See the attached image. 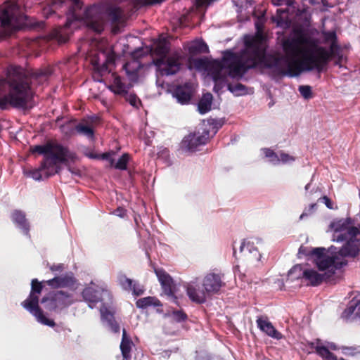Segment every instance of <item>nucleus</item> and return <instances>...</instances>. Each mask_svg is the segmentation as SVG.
Listing matches in <instances>:
<instances>
[{
	"instance_id": "obj_1",
	"label": "nucleus",
	"mask_w": 360,
	"mask_h": 360,
	"mask_svg": "<svg viewBox=\"0 0 360 360\" xmlns=\"http://www.w3.org/2000/svg\"><path fill=\"white\" fill-rule=\"evenodd\" d=\"M83 6L81 0H52L51 4L44 8V15L49 18L57 10L63 9L67 20L64 25L65 29L70 28L77 21L82 20L89 30L95 34H101L105 26V17L112 25V32L118 33L120 27L125 26L126 22L132 13L133 9L130 0H105L87 7L83 15L80 11Z\"/></svg>"
},
{
	"instance_id": "obj_2",
	"label": "nucleus",
	"mask_w": 360,
	"mask_h": 360,
	"mask_svg": "<svg viewBox=\"0 0 360 360\" xmlns=\"http://www.w3.org/2000/svg\"><path fill=\"white\" fill-rule=\"evenodd\" d=\"M294 33L293 37L282 41L284 56L288 57L287 73L290 77L300 75L302 71L314 69L321 72L333 59L335 65H341L343 53L335 30L322 32L323 42L330 44L328 50L318 46L302 30H297Z\"/></svg>"
},
{
	"instance_id": "obj_3",
	"label": "nucleus",
	"mask_w": 360,
	"mask_h": 360,
	"mask_svg": "<svg viewBox=\"0 0 360 360\" xmlns=\"http://www.w3.org/2000/svg\"><path fill=\"white\" fill-rule=\"evenodd\" d=\"M246 50L241 58L234 53L227 51L224 53V59L228 62L226 75L228 79H240L250 69L262 65L272 70V73L278 77H290L287 67L288 57L280 54H266L261 37H251L245 40Z\"/></svg>"
},
{
	"instance_id": "obj_4",
	"label": "nucleus",
	"mask_w": 360,
	"mask_h": 360,
	"mask_svg": "<svg viewBox=\"0 0 360 360\" xmlns=\"http://www.w3.org/2000/svg\"><path fill=\"white\" fill-rule=\"evenodd\" d=\"M52 74L51 67H45L33 72L17 65H10L6 77H0V92L6 87L8 94L0 96V109L6 110L12 107L25 109L32 99V80L42 83Z\"/></svg>"
},
{
	"instance_id": "obj_5",
	"label": "nucleus",
	"mask_w": 360,
	"mask_h": 360,
	"mask_svg": "<svg viewBox=\"0 0 360 360\" xmlns=\"http://www.w3.org/2000/svg\"><path fill=\"white\" fill-rule=\"evenodd\" d=\"M30 151L32 153L44 155L41 162L42 169H51L49 175H54L59 172L58 163L67 165L68 161L75 162L77 155L75 152L69 150L68 147L56 142L49 141L44 145H35L32 146Z\"/></svg>"
},
{
	"instance_id": "obj_6",
	"label": "nucleus",
	"mask_w": 360,
	"mask_h": 360,
	"mask_svg": "<svg viewBox=\"0 0 360 360\" xmlns=\"http://www.w3.org/2000/svg\"><path fill=\"white\" fill-rule=\"evenodd\" d=\"M347 237L345 245L338 250V248L333 246L328 249V257L334 258V260L338 262L335 264V268L338 270L347 264L344 259L345 257H356L359 252L360 248V231L359 229H352L350 232L347 233Z\"/></svg>"
},
{
	"instance_id": "obj_7",
	"label": "nucleus",
	"mask_w": 360,
	"mask_h": 360,
	"mask_svg": "<svg viewBox=\"0 0 360 360\" xmlns=\"http://www.w3.org/2000/svg\"><path fill=\"white\" fill-rule=\"evenodd\" d=\"M42 290V282H39L37 278L32 279L30 293L28 297L21 303V305L32 314L39 323L54 327L56 325L54 321L46 317L43 310L39 306V298L38 295L41 292Z\"/></svg>"
},
{
	"instance_id": "obj_8",
	"label": "nucleus",
	"mask_w": 360,
	"mask_h": 360,
	"mask_svg": "<svg viewBox=\"0 0 360 360\" xmlns=\"http://www.w3.org/2000/svg\"><path fill=\"white\" fill-rule=\"evenodd\" d=\"M73 302L72 294L63 290L51 292L41 300V303L44 304L46 310L55 313H60Z\"/></svg>"
},
{
	"instance_id": "obj_9",
	"label": "nucleus",
	"mask_w": 360,
	"mask_h": 360,
	"mask_svg": "<svg viewBox=\"0 0 360 360\" xmlns=\"http://www.w3.org/2000/svg\"><path fill=\"white\" fill-rule=\"evenodd\" d=\"M183 56L179 51H175L165 57L153 60L154 65L162 76L176 75L181 68Z\"/></svg>"
},
{
	"instance_id": "obj_10",
	"label": "nucleus",
	"mask_w": 360,
	"mask_h": 360,
	"mask_svg": "<svg viewBox=\"0 0 360 360\" xmlns=\"http://www.w3.org/2000/svg\"><path fill=\"white\" fill-rule=\"evenodd\" d=\"M338 262L334 260L328 264V267H326L322 271H325L324 274H319L314 269H305L302 273L304 280L308 282V285L317 286L322 283L323 281L330 282L333 280L335 271L338 270L335 267Z\"/></svg>"
},
{
	"instance_id": "obj_11",
	"label": "nucleus",
	"mask_w": 360,
	"mask_h": 360,
	"mask_svg": "<svg viewBox=\"0 0 360 360\" xmlns=\"http://www.w3.org/2000/svg\"><path fill=\"white\" fill-rule=\"evenodd\" d=\"M299 255L304 256L314 257V262L319 270H323L328 267V264L333 262V258L328 257V250L324 248H315L309 249L307 247L301 245L298 251Z\"/></svg>"
},
{
	"instance_id": "obj_12",
	"label": "nucleus",
	"mask_w": 360,
	"mask_h": 360,
	"mask_svg": "<svg viewBox=\"0 0 360 360\" xmlns=\"http://www.w3.org/2000/svg\"><path fill=\"white\" fill-rule=\"evenodd\" d=\"M82 296L91 309L94 308L98 302H103L105 297L109 300L112 298L108 290L98 286L86 287L82 292Z\"/></svg>"
},
{
	"instance_id": "obj_13",
	"label": "nucleus",
	"mask_w": 360,
	"mask_h": 360,
	"mask_svg": "<svg viewBox=\"0 0 360 360\" xmlns=\"http://www.w3.org/2000/svg\"><path fill=\"white\" fill-rule=\"evenodd\" d=\"M353 221L351 218L340 219L333 221L330 224V228L334 231V238L338 242L344 241L347 237V233L352 229H357L353 226Z\"/></svg>"
},
{
	"instance_id": "obj_14",
	"label": "nucleus",
	"mask_w": 360,
	"mask_h": 360,
	"mask_svg": "<svg viewBox=\"0 0 360 360\" xmlns=\"http://www.w3.org/2000/svg\"><path fill=\"white\" fill-rule=\"evenodd\" d=\"M209 139L210 131L205 129L200 135L190 134L186 136L182 141V145L190 151H195L198 146L206 144Z\"/></svg>"
},
{
	"instance_id": "obj_15",
	"label": "nucleus",
	"mask_w": 360,
	"mask_h": 360,
	"mask_svg": "<svg viewBox=\"0 0 360 360\" xmlns=\"http://www.w3.org/2000/svg\"><path fill=\"white\" fill-rule=\"evenodd\" d=\"M227 63L228 62L225 61L223 57L221 60H215L211 64L212 77L215 82L214 89L216 91L223 87L224 82H227L228 76L226 72H223V70L226 69Z\"/></svg>"
},
{
	"instance_id": "obj_16",
	"label": "nucleus",
	"mask_w": 360,
	"mask_h": 360,
	"mask_svg": "<svg viewBox=\"0 0 360 360\" xmlns=\"http://www.w3.org/2000/svg\"><path fill=\"white\" fill-rule=\"evenodd\" d=\"M51 288H70L75 289L77 283V279L75 278L72 273H67L65 275L60 276H55L52 279L44 281Z\"/></svg>"
},
{
	"instance_id": "obj_17",
	"label": "nucleus",
	"mask_w": 360,
	"mask_h": 360,
	"mask_svg": "<svg viewBox=\"0 0 360 360\" xmlns=\"http://www.w3.org/2000/svg\"><path fill=\"white\" fill-rule=\"evenodd\" d=\"M202 285L207 294H215L225 283L222 281L220 274L210 273L205 276Z\"/></svg>"
},
{
	"instance_id": "obj_18",
	"label": "nucleus",
	"mask_w": 360,
	"mask_h": 360,
	"mask_svg": "<svg viewBox=\"0 0 360 360\" xmlns=\"http://www.w3.org/2000/svg\"><path fill=\"white\" fill-rule=\"evenodd\" d=\"M155 273L161 284L164 292L168 296L176 299L174 296L175 286L171 276L162 269H155Z\"/></svg>"
},
{
	"instance_id": "obj_19",
	"label": "nucleus",
	"mask_w": 360,
	"mask_h": 360,
	"mask_svg": "<svg viewBox=\"0 0 360 360\" xmlns=\"http://www.w3.org/2000/svg\"><path fill=\"white\" fill-rule=\"evenodd\" d=\"M256 322L260 330L267 335L276 340H281L283 338L282 334L274 328L266 316L257 317Z\"/></svg>"
},
{
	"instance_id": "obj_20",
	"label": "nucleus",
	"mask_w": 360,
	"mask_h": 360,
	"mask_svg": "<svg viewBox=\"0 0 360 360\" xmlns=\"http://www.w3.org/2000/svg\"><path fill=\"white\" fill-rule=\"evenodd\" d=\"M192 95V86L189 83L176 86L173 91V96L177 99L179 103L183 105L189 103Z\"/></svg>"
},
{
	"instance_id": "obj_21",
	"label": "nucleus",
	"mask_w": 360,
	"mask_h": 360,
	"mask_svg": "<svg viewBox=\"0 0 360 360\" xmlns=\"http://www.w3.org/2000/svg\"><path fill=\"white\" fill-rule=\"evenodd\" d=\"M186 292L188 297L194 302L202 304L206 301V292L200 290L195 283H190L186 286Z\"/></svg>"
},
{
	"instance_id": "obj_22",
	"label": "nucleus",
	"mask_w": 360,
	"mask_h": 360,
	"mask_svg": "<svg viewBox=\"0 0 360 360\" xmlns=\"http://www.w3.org/2000/svg\"><path fill=\"white\" fill-rule=\"evenodd\" d=\"M13 11L7 8L0 9V22L1 28L4 30V35H9L11 33L13 28Z\"/></svg>"
},
{
	"instance_id": "obj_23",
	"label": "nucleus",
	"mask_w": 360,
	"mask_h": 360,
	"mask_svg": "<svg viewBox=\"0 0 360 360\" xmlns=\"http://www.w3.org/2000/svg\"><path fill=\"white\" fill-rule=\"evenodd\" d=\"M11 217L17 227L21 229L25 235L29 236L30 224L26 219L25 212L19 210H15L11 213Z\"/></svg>"
},
{
	"instance_id": "obj_24",
	"label": "nucleus",
	"mask_w": 360,
	"mask_h": 360,
	"mask_svg": "<svg viewBox=\"0 0 360 360\" xmlns=\"http://www.w3.org/2000/svg\"><path fill=\"white\" fill-rule=\"evenodd\" d=\"M240 251L244 253L245 256L250 257L252 259L257 261L260 259V253L252 242L244 240L240 247Z\"/></svg>"
},
{
	"instance_id": "obj_25",
	"label": "nucleus",
	"mask_w": 360,
	"mask_h": 360,
	"mask_svg": "<svg viewBox=\"0 0 360 360\" xmlns=\"http://www.w3.org/2000/svg\"><path fill=\"white\" fill-rule=\"evenodd\" d=\"M112 84L108 86V89L117 95H125L128 91L126 85L122 82L121 77L116 72L112 73Z\"/></svg>"
},
{
	"instance_id": "obj_26",
	"label": "nucleus",
	"mask_w": 360,
	"mask_h": 360,
	"mask_svg": "<svg viewBox=\"0 0 360 360\" xmlns=\"http://www.w3.org/2000/svg\"><path fill=\"white\" fill-rule=\"evenodd\" d=\"M133 342L130 337L127 335L125 329L122 330V337L120 343V349L122 356L126 360H130L131 359V350Z\"/></svg>"
},
{
	"instance_id": "obj_27",
	"label": "nucleus",
	"mask_w": 360,
	"mask_h": 360,
	"mask_svg": "<svg viewBox=\"0 0 360 360\" xmlns=\"http://www.w3.org/2000/svg\"><path fill=\"white\" fill-rule=\"evenodd\" d=\"M188 51L191 56H194L200 53H207L209 48L202 39L195 40L188 45Z\"/></svg>"
},
{
	"instance_id": "obj_28",
	"label": "nucleus",
	"mask_w": 360,
	"mask_h": 360,
	"mask_svg": "<svg viewBox=\"0 0 360 360\" xmlns=\"http://www.w3.org/2000/svg\"><path fill=\"white\" fill-rule=\"evenodd\" d=\"M154 53L158 58L165 57L168 56L170 50V44L169 41L165 39H160L154 46Z\"/></svg>"
},
{
	"instance_id": "obj_29",
	"label": "nucleus",
	"mask_w": 360,
	"mask_h": 360,
	"mask_svg": "<svg viewBox=\"0 0 360 360\" xmlns=\"http://www.w3.org/2000/svg\"><path fill=\"white\" fill-rule=\"evenodd\" d=\"M316 353L323 360H338L336 355L330 352L327 347L322 345L321 340L319 338L316 339Z\"/></svg>"
},
{
	"instance_id": "obj_30",
	"label": "nucleus",
	"mask_w": 360,
	"mask_h": 360,
	"mask_svg": "<svg viewBox=\"0 0 360 360\" xmlns=\"http://www.w3.org/2000/svg\"><path fill=\"white\" fill-rule=\"evenodd\" d=\"M160 301L155 297H146L139 299L136 302V306L140 309H146L150 306L159 307L161 306Z\"/></svg>"
},
{
	"instance_id": "obj_31",
	"label": "nucleus",
	"mask_w": 360,
	"mask_h": 360,
	"mask_svg": "<svg viewBox=\"0 0 360 360\" xmlns=\"http://www.w3.org/2000/svg\"><path fill=\"white\" fill-rule=\"evenodd\" d=\"M212 101V95L207 93L203 95L198 103V110L200 114H205L210 110Z\"/></svg>"
},
{
	"instance_id": "obj_32",
	"label": "nucleus",
	"mask_w": 360,
	"mask_h": 360,
	"mask_svg": "<svg viewBox=\"0 0 360 360\" xmlns=\"http://www.w3.org/2000/svg\"><path fill=\"white\" fill-rule=\"evenodd\" d=\"M100 313L102 321H106L108 323L115 320V311L108 305V304L103 303L100 307Z\"/></svg>"
},
{
	"instance_id": "obj_33",
	"label": "nucleus",
	"mask_w": 360,
	"mask_h": 360,
	"mask_svg": "<svg viewBox=\"0 0 360 360\" xmlns=\"http://www.w3.org/2000/svg\"><path fill=\"white\" fill-rule=\"evenodd\" d=\"M226 85L227 89L235 96H241L246 94V86L240 83L232 84L227 78V82H224L223 86Z\"/></svg>"
},
{
	"instance_id": "obj_34",
	"label": "nucleus",
	"mask_w": 360,
	"mask_h": 360,
	"mask_svg": "<svg viewBox=\"0 0 360 360\" xmlns=\"http://www.w3.org/2000/svg\"><path fill=\"white\" fill-rule=\"evenodd\" d=\"M75 130L78 134L84 135L91 140L94 139V129L91 127L84 124L83 122L77 124L75 126Z\"/></svg>"
},
{
	"instance_id": "obj_35",
	"label": "nucleus",
	"mask_w": 360,
	"mask_h": 360,
	"mask_svg": "<svg viewBox=\"0 0 360 360\" xmlns=\"http://www.w3.org/2000/svg\"><path fill=\"white\" fill-rule=\"evenodd\" d=\"M49 172H51V169H42L41 165L38 169L30 171V175L35 180H41L43 176L46 178L51 176L52 175L49 174Z\"/></svg>"
},
{
	"instance_id": "obj_36",
	"label": "nucleus",
	"mask_w": 360,
	"mask_h": 360,
	"mask_svg": "<svg viewBox=\"0 0 360 360\" xmlns=\"http://www.w3.org/2000/svg\"><path fill=\"white\" fill-rule=\"evenodd\" d=\"M305 271L300 264L295 265L288 272V276L291 280L304 279L302 273Z\"/></svg>"
},
{
	"instance_id": "obj_37",
	"label": "nucleus",
	"mask_w": 360,
	"mask_h": 360,
	"mask_svg": "<svg viewBox=\"0 0 360 360\" xmlns=\"http://www.w3.org/2000/svg\"><path fill=\"white\" fill-rule=\"evenodd\" d=\"M130 156L128 153H124L114 165V168L120 170H126Z\"/></svg>"
},
{
	"instance_id": "obj_38",
	"label": "nucleus",
	"mask_w": 360,
	"mask_h": 360,
	"mask_svg": "<svg viewBox=\"0 0 360 360\" xmlns=\"http://www.w3.org/2000/svg\"><path fill=\"white\" fill-rule=\"evenodd\" d=\"M117 281L122 288L126 290H129L132 287V283H134L131 279L127 278L124 274H120L117 277Z\"/></svg>"
},
{
	"instance_id": "obj_39",
	"label": "nucleus",
	"mask_w": 360,
	"mask_h": 360,
	"mask_svg": "<svg viewBox=\"0 0 360 360\" xmlns=\"http://www.w3.org/2000/svg\"><path fill=\"white\" fill-rule=\"evenodd\" d=\"M358 311V307H356V304L352 303L349 302L347 308L342 313V318L344 319H349L354 312Z\"/></svg>"
},
{
	"instance_id": "obj_40",
	"label": "nucleus",
	"mask_w": 360,
	"mask_h": 360,
	"mask_svg": "<svg viewBox=\"0 0 360 360\" xmlns=\"http://www.w3.org/2000/svg\"><path fill=\"white\" fill-rule=\"evenodd\" d=\"M264 152L265 157L268 158L270 162L274 164L278 163L280 162L279 157L273 150L270 148H264Z\"/></svg>"
},
{
	"instance_id": "obj_41",
	"label": "nucleus",
	"mask_w": 360,
	"mask_h": 360,
	"mask_svg": "<svg viewBox=\"0 0 360 360\" xmlns=\"http://www.w3.org/2000/svg\"><path fill=\"white\" fill-rule=\"evenodd\" d=\"M172 316L177 322L185 321L188 319L187 314L182 310H174L172 311Z\"/></svg>"
},
{
	"instance_id": "obj_42",
	"label": "nucleus",
	"mask_w": 360,
	"mask_h": 360,
	"mask_svg": "<svg viewBox=\"0 0 360 360\" xmlns=\"http://www.w3.org/2000/svg\"><path fill=\"white\" fill-rule=\"evenodd\" d=\"M190 63H192L197 69H204L207 67V61L205 58H197L191 60L189 59Z\"/></svg>"
},
{
	"instance_id": "obj_43",
	"label": "nucleus",
	"mask_w": 360,
	"mask_h": 360,
	"mask_svg": "<svg viewBox=\"0 0 360 360\" xmlns=\"http://www.w3.org/2000/svg\"><path fill=\"white\" fill-rule=\"evenodd\" d=\"M299 91L306 99H309L312 97V91L310 86H300Z\"/></svg>"
},
{
	"instance_id": "obj_44",
	"label": "nucleus",
	"mask_w": 360,
	"mask_h": 360,
	"mask_svg": "<svg viewBox=\"0 0 360 360\" xmlns=\"http://www.w3.org/2000/svg\"><path fill=\"white\" fill-rule=\"evenodd\" d=\"M317 208V204L316 203H312L311 204L307 209H305L304 211L302 212V214L300 217V219H303L305 217H307L310 214H311Z\"/></svg>"
},
{
	"instance_id": "obj_45",
	"label": "nucleus",
	"mask_w": 360,
	"mask_h": 360,
	"mask_svg": "<svg viewBox=\"0 0 360 360\" xmlns=\"http://www.w3.org/2000/svg\"><path fill=\"white\" fill-rule=\"evenodd\" d=\"M129 64L125 63L123 66V68L126 71V74L129 77L131 80L136 79L138 77V70H129L128 69Z\"/></svg>"
},
{
	"instance_id": "obj_46",
	"label": "nucleus",
	"mask_w": 360,
	"mask_h": 360,
	"mask_svg": "<svg viewBox=\"0 0 360 360\" xmlns=\"http://www.w3.org/2000/svg\"><path fill=\"white\" fill-rule=\"evenodd\" d=\"M130 290H132L133 294L136 296L141 295L144 292L143 287L136 283H132V287Z\"/></svg>"
},
{
	"instance_id": "obj_47",
	"label": "nucleus",
	"mask_w": 360,
	"mask_h": 360,
	"mask_svg": "<svg viewBox=\"0 0 360 360\" xmlns=\"http://www.w3.org/2000/svg\"><path fill=\"white\" fill-rule=\"evenodd\" d=\"M272 3L276 6H292L294 4V0H271Z\"/></svg>"
},
{
	"instance_id": "obj_48",
	"label": "nucleus",
	"mask_w": 360,
	"mask_h": 360,
	"mask_svg": "<svg viewBox=\"0 0 360 360\" xmlns=\"http://www.w3.org/2000/svg\"><path fill=\"white\" fill-rule=\"evenodd\" d=\"M279 159H280V161H281L283 163L292 162V161H295V160L294 157L290 155L288 153H281Z\"/></svg>"
},
{
	"instance_id": "obj_49",
	"label": "nucleus",
	"mask_w": 360,
	"mask_h": 360,
	"mask_svg": "<svg viewBox=\"0 0 360 360\" xmlns=\"http://www.w3.org/2000/svg\"><path fill=\"white\" fill-rule=\"evenodd\" d=\"M319 201L324 203L328 209H330V210L333 209V203L332 200L328 196L324 195V196L320 198L319 199Z\"/></svg>"
},
{
	"instance_id": "obj_50",
	"label": "nucleus",
	"mask_w": 360,
	"mask_h": 360,
	"mask_svg": "<svg viewBox=\"0 0 360 360\" xmlns=\"http://www.w3.org/2000/svg\"><path fill=\"white\" fill-rule=\"evenodd\" d=\"M127 101L134 107H137V103H140V100L135 94H129Z\"/></svg>"
},
{
	"instance_id": "obj_51",
	"label": "nucleus",
	"mask_w": 360,
	"mask_h": 360,
	"mask_svg": "<svg viewBox=\"0 0 360 360\" xmlns=\"http://www.w3.org/2000/svg\"><path fill=\"white\" fill-rule=\"evenodd\" d=\"M110 330L113 332V333H119L120 332V325L119 323L116 321V320H113L111 322L108 323Z\"/></svg>"
},
{
	"instance_id": "obj_52",
	"label": "nucleus",
	"mask_w": 360,
	"mask_h": 360,
	"mask_svg": "<svg viewBox=\"0 0 360 360\" xmlns=\"http://www.w3.org/2000/svg\"><path fill=\"white\" fill-rule=\"evenodd\" d=\"M344 350L347 351L346 353L354 354L360 352V347H346Z\"/></svg>"
},
{
	"instance_id": "obj_53",
	"label": "nucleus",
	"mask_w": 360,
	"mask_h": 360,
	"mask_svg": "<svg viewBox=\"0 0 360 360\" xmlns=\"http://www.w3.org/2000/svg\"><path fill=\"white\" fill-rule=\"evenodd\" d=\"M64 269L63 264H53L50 266V270L52 272H61Z\"/></svg>"
},
{
	"instance_id": "obj_54",
	"label": "nucleus",
	"mask_w": 360,
	"mask_h": 360,
	"mask_svg": "<svg viewBox=\"0 0 360 360\" xmlns=\"http://www.w3.org/2000/svg\"><path fill=\"white\" fill-rule=\"evenodd\" d=\"M115 214L120 217H124L126 215V210L119 207L115 210Z\"/></svg>"
},
{
	"instance_id": "obj_55",
	"label": "nucleus",
	"mask_w": 360,
	"mask_h": 360,
	"mask_svg": "<svg viewBox=\"0 0 360 360\" xmlns=\"http://www.w3.org/2000/svg\"><path fill=\"white\" fill-rule=\"evenodd\" d=\"M350 302L356 304V307H358L359 309L360 306V292H358Z\"/></svg>"
},
{
	"instance_id": "obj_56",
	"label": "nucleus",
	"mask_w": 360,
	"mask_h": 360,
	"mask_svg": "<svg viewBox=\"0 0 360 360\" xmlns=\"http://www.w3.org/2000/svg\"><path fill=\"white\" fill-rule=\"evenodd\" d=\"M307 345L310 347V349H311L312 350H314V352H316V347H317L316 340L314 342H307ZM313 352L314 351L309 352V353H311Z\"/></svg>"
},
{
	"instance_id": "obj_57",
	"label": "nucleus",
	"mask_w": 360,
	"mask_h": 360,
	"mask_svg": "<svg viewBox=\"0 0 360 360\" xmlns=\"http://www.w3.org/2000/svg\"><path fill=\"white\" fill-rule=\"evenodd\" d=\"M98 72L103 75L104 72H110V71L108 70V65L103 64L100 68H98Z\"/></svg>"
},
{
	"instance_id": "obj_58",
	"label": "nucleus",
	"mask_w": 360,
	"mask_h": 360,
	"mask_svg": "<svg viewBox=\"0 0 360 360\" xmlns=\"http://www.w3.org/2000/svg\"><path fill=\"white\" fill-rule=\"evenodd\" d=\"M111 158V154L110 153H104L101 155V158L103 160H109Z\"/></svg>"
},
{
	"instance_id": "obj_59",
	"label": "nucleus",
	"mask_w": 360,
	"mask_h": 360,
	"mask_svg": "<svg viewBox=\"0 0 360 360\" xmlns=\"http://www.w3.org/2000/svg\"><path fill=\"white\" fill-rule=\"evenodd\" d=\"M87 157L91 158V159H97L99 158V156L97 155H95L94 153H89L86 155Z\"/></svg>"
},
{
	"instance_id": "obj_60",
	"label": "nucleus",
	"mask_w": 360,
	"mask_h": 360,
	"mask_svg": "<svg viewBox=\"0 0 360 360\" xmlns=\"http://www.w3.org/2000/svg\"><path fill=\"white\" fill-rule=\"evenodd\" d=\"M108 161H109V162H110V167H114V165H115V163H116V162H115V159H113V158H110L109 159V160H108Z\"/></svg>"
},
{
	"instance_id": "obj_61",
	"label": "nucleus",
	"mask_w": 360,
	"mask_h": 360,
	"mask_svg": "<svg viewBox=\"0 0 360 360\" xmlns=\"http://www.w3.org/2000/svg\"><path fill=\"white\" fill-rule=\"evenodd\" d=\"M355 314H356V316H357L360 318V305H359V308L358 309V311H356Z\"/></svg>"
},
{
	"instance_id": "obj_62",
	"label": "nucleus",
	"mask_w": 360,
	"mask_h": 360,
	"mask_svg": "<svg viewBox=\"0 0 360 360\" xmlns=\"http://www.w3.org/2000/svg\"><path fill=\"white\" fill-rule=\"evenodd\" d=\"M309 186H310V184H307V185L305 186V189H306V190H308V189H309Z\"/></svg>"
},
{
	"instance_id": "obj_63",
	"label": "nucleus",
	"mask_w": 360,
	"mask_h": 360,
	"mask_svg": "<svg viewBox=\"0 0 360 360\" xmlns=\"http://www.w3.org/2000/svg\"><path fill=\"white\" fill-rule=\"evenodd\" d=\"M107 61H108V62H112V63L113 62V61H112V59H110V58H108Z\"/></svg>"
},
{
	"instance_id": "obj_64",
	"label": "nucleus",
	"mask_w": 360,
	"mask_h": 360,
	"mask_svg": "<svg viewBox=\"0 0 360 360\" xmlns=\"http://www.w3.org/2000/svg\"><path fill=\"white\" fill-rule=\"evenodd\" d=\"M69 170H70L72 173H75V172H74L71 168H69Z\"/></svg>"
}]
</instances>
